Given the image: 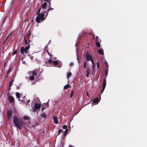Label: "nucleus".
<instances>
[{
    "mask_svg": "<svg viewBox=\"0 0 147 147\" xmlns=\"http://www.w3.org/2000/svg\"><path fill=\"white\" fill-rule=\"evenodd\" d=\"M68 131V129H66L64 133L63 136H64L66 134L67 132Z\"/></svg>",
    "mask_w": 147,
    "mask_h": 147,
    "instance_id": "nucleus-34",
    "label": "nucleus"
},
{
    "mask_svg": "<svg viewBox=\"0 0 147 147\" xmlns=\"http://www.w3.org/2000/svg\"><path fill=\"white\" fill-rule=\"evenodd\" d=\"M57 67H61L62 66V64L61 63H59L57 65Z\"/></svg>",
    "mask_w": 147,
    "mask_h": 147,
    "instance_id": "nucleus-38",
    "label": "nucleus"
},
{
    "mask_svg": "<svg viewBox=\"0 0 147 147\" xmlns=\"http://www.w3.org/2000/svg\"><path fill=\"white\" fill-rule=\"evenodd\" d=\"M11 68H10L8 70V71L7 72V76H6V77H8V74L11 71Z\"/></svg>",
    "mask_w": 147,
    "mask_h": 147,
    "instance_id": "nucleus-28",
    "label": "nucleus"
},
{
    "mask_svg": "<svg viewBox=\"0 0 147 147\" xmlns=\"http://www.w3.org/2000/svg\"><path fill=\"white\" fill-rule=\"evenodd\" d=\"M12 34V33H10L7 36V37H9L11 35V34Z\"/></svg>",
    "mask_w": 147,
    "mask_h": 147,
    "instance_id": "nucleus-48",
    "label": "nucleus"
},
{
    "mask_svg": "<svg viewBox=\"0 0 147 147\" xmlns=\"http://www.w3.org/2000/svg\"><path fill=\"white\" fill-rule=\"evenodd\" d=\"M44 1L46 2L42 4V7L37 11L38 15L36 20L37 23L43 22L46 18L49 11L53 9V8L50 7L51 0H44Z\"/></svg>",
    "mask_w": 147,
    "mask_h": 147,
    "instance_id": "nucleus-1",
    "label": "nucleus"
},
{
    "mask_svg": "<svg viewBox=\"0 0 147 147\" xmlns=\"http://www.w3.org/2000/svg\"><path fill=\"white\" fill-rule=\"evenodd\" d=\"M26 20H27V22H28V21L29 20H28H28L27 19L26 20Z\"/></svg>",
    "mask_w": 147,
    "mask_h": 147,
    "instance_id": "nucleus-52",
    "label": "nucleus"
},
{
    "mask_svg": "<svg viewBox=\"0 0 147 147\" xmlns=\"http://www.w3.org/2000/svg\"><path fill=\"white\" fill-rule=\"evenodd\" d=\"M7 16H5L3 18V24L5 21V19Z\"/></svg>",
    "mask_w": 147,
    "mask_h": 147,
    "instance_id": "nucleus-32",
    "label": "nucleus"
},
{
    "mask_svg": "<svg viewBox=\"0 0 147 147\" xmlns=\"http://www.w3.org/2000/svg\"><path fill=\"white\" fill-rule=\"evenodd\" d=\"M74 63H73L71 62L69 64V65L71 67L74 65Z\"/></svg>",
    "mask_w": 147,
    "mask_h": 147,
    "instance_id": "nucleus-42",
    "label": "nucleus"
},
{
    "mask_svg": "<svg viewBox=\"0 0 147 147\" xmlns=\"http://www.w3.org/2000/svg\"><path fill=\"white\" fill-rule=\"evenodd\" d=\"M15 0H11L9 4V6L10 8H11L14 4Z\"/></svg>",
    "mask_w": 147,
    "mask_h": 147,
    "instance_id": "nucleus-16",
    "label": "nucleus"
},
{
    "mask_svg": "<svg viewBox=\"0 0 147 147\" xmlns=\"http://www.w3.org/2000/svg\"><path fill=\"white\" fill-rule=\"evenodd\" d=\"M12 112L11 110H8L7 113V119H11L12 115Z\"/></svg>",
    "mask_w": 147,
    "mask_h": 147,
    "instance_id": "nucleus-7",
    "label": "nucleus"
},
{
    "mask_svg": "<svg viewBox=\"0 0 147 147\" xmlns=\"http://www.w3.org/2000/svg\"><path fill=\"white\" fill-rule=\"evenodd\" d=\"M49 55V56H50V57H52V55L51 54H50V55Z\"/></svg>",
    "mask_w": 147,
    "mask_h": 147,
    "instance_id": "nucleus-50",
    "label": "nucleus"
},
{
    "mask_svg": "<svg viewBox=\"0 0 147 147\" xmlns=\"http://www.w3.org/2000/svg\"><path fill=\"white\" fill-rule=\"evenodd\" d=\"M39 70H35L30 71V76L33 75L36 77L37 78L39 76Z\"/></svg>",
    "mask_w": 147,
    "mask_h": 147,
    "instance_id": "nucleus-4",
    "label": "nucleus"
},
{
    "mask_svg": "<svg viewBox=\"0 0 147 147\" xmlns=\"http://www.w3.org/2000/svg\"><path fill=\"white\" fill-rule=\"evenodd\" d=\"M108 67H107L106 69V70L105 71V76L104 78H107L108 74Z\"/></svg>",
    "mask_w": 147,
    "mask_h": 147,
    "instance_id": "nucleus-18",
    "label": "nucleus"
},
{
    "mask_svg": "<svg viewBox=\"0 0 147 147\" xmlns=\"http://www.w3.org/2000/svg\"><path fill=\"white\" fill-rule=\"evenodd\" d=\"M106 78H104L103 79V82L102 85V87L105 88L106 85Z\"/></svg>",
    "mask_w": 147,
    "mask_h": 147,
    "instance_id": "nucleus-15",
    "label": "nucleus"
},
{
    "mask_svg": "<svg viewBox=\"0 0 147 147\" xmlns=\"http://www.w3.org/2000/svg\"><path fill=\"white\" fill-rule=\"evenodd\" d=\"M30 48V46H26L24 48V47H22L20 50V52L23 55L24 54V52L25 53H28L27 51Z\"/></svg>",
    "mask_w": 147,
    "mask_h": 147,
    "instance_id": "nucleus-3",
    "label": "nucleus"
},
{
    "mask_svg": "<svg viewBox=\"0 0 147 147\" xmlns=\"http://www.w3.org/2000/svg\"><path fill=\"white\" fill-rule=\"evenodd\" d=\"M105 66L107 67L106 68L108 67V63L107 62L105 61Z\"/></svg>",
    "mask_w": 147,
    "mask_h": 147,
    "instance_id": "nucleus-30",
    "label": "nucleus"
},
{
    "mask_svg": "<svg viewBox=\"0 0 147 147\" xmlns=\"http://www.w3.org/2000/svg\"><path fill=\"white\" fill-rule=\"evenodd\" d=\"M30 59H34V56H32L30 57Z\"/></svg>",
    "mask_w": 147,
    "mask_h": 147,
    "instance_id": "nucleus-46",
    "label": "nucleus"
},
{
    "mask_svg": "<svg viewBox=\"0 0 147 147\" xmlns=\"http://www.w3.org/2000/svg\"><path fill=\"white\" fill-rule=\"evenodd\" d=\"M63 128L64 129H67V126L66 125H64L63 126Z\"/></svg>",
    "mask_w": 147,
    "mask_h": 147,
    "instance_id": "nucleus-37",
    "label": "nucleus"
},
{
    "mask_svg": "<svg viewBox=\"0 0 147 147\" xmlns=\"http://www.w3.org/2000/svg\"><path fill=\"white\" fill-rule=\"evenodd\" d=\"M71 72L67 73V77L68 79H69L71 76Z\"/></svg>",
    "mask_w": 147,
    "mask_h": 147,
    "instance_id": "nucleus-21",
    "label": "nucleus"
},
{
    "mask_svg": "<svg viewBox=\"0 0 147 147\" xmlns=\"http://www.w3.org/2000/svg\"><path fill=\"white\" fill-rule=\"evenodd\" d=\"M96 45L97 47H100V44L99 43V41L96 42Z\"/></svg>",
    "mask_w": 147,
    "mask_h": 147,
    "instance_id": "nucleus-24",
    "label": "nucleus"
},
{
    "mask_svg": "<svg viewBox=\"0 0 147 147\" xmlns=\"http://www.w3.org/2000/svg\"><path fill=\"white\" fill-rule=\"evenodd\" d=\"M24 45L25 46H30V43L31 42V40L30 39H28L26 38V37H24Z\"/></svg>",
    "mask_w": 147,
    "mask_h": 147,
    "instance_id": "nucleus-6",
    "label": "nucleus"
},
{
    "mask_svg": "<svg viewBox=\"0 0 147 147\" xmlns=\"http://www.w3.org/2000/svg\"><path fill=\"white\" fill-rule=\"evenodd\" d=\"M87 96L88 97H90L89 95L88 94V93H87Z\"/></svg>",
    "mask_w": 147,
    "mask_h": 147,
    "instance_id": "nucleus-47",
    "label": "nucleus"
},
{
    "mask_svg": "<svg viewBox=\"0 0 147 147\" xmlns=\"http://www.w3.org/2000/svg\"><path fill=\"white\" fill-rule=\"evenodd\" d=\"M8 93L9 94V92H8Z\"/></svg>",
    "mask_w": 147,
    "mask_h": 147,
    "instance_id": "nucleus-55",
    "label": "nucleus"
},
{
    "mask_svg": "<svg viewBox=\"0 0 147 147\" xmlns=\"http://www.w3.org/2000/svg\"><path fill=\"white\" fill-rule=\"evenodd\" d=\"M90 60L92 63V65H94V61L93 60V59L92 58Z\"/></svg>",
    "mask_w": 147,
    "mask_h": 147,
    "instance_id": "nucleus-40",
    "label": "nucleus"
},
{
    "mask_svg": "<svg viewBox=\"0 0 147 147\" xmlns=\"http://www.w3.org/2000/svg\"><path fill=\"white\" fill-rule=\"evenodd\" d=\"M87 65V62L86 61H84V68L85 69L86 68V66Z\"/></svg>",
    "mask_w": 147,
    "mask_h": 147,
    "instance_id": "nucleus-29",
    "label": "nucleus"
},
{
    "mask_svg": "<svg viewBox=\"0 0 147 147\" xmlns=\"http://www.w3.org/2000/svg\"><path fill=\"white\" fill-rule=\"evenodd\" d=\"M16 97L18 98H20V94L18 92H16Z\"/></svg>",
    "mask_w": 147,
    "mask_h": 147,
    "instance_id": "nucleus-23",
    "label": "nucleus"
},
{
    "mask_svg": "<svg viewBox=\"0 0 147 147\" xmlns=\"http://www.w3.org/2000/svg\"><path fill=\"white\" fill-rule=\"evenodd\" d=\"M85 34V32H83L82 33V34H81V35H80L79 36V37H82V36H87V37H90V36L91 35V36H92V37H94L95 36V35L94 34V33H93L92 32H91V33H90V34H89V36L88 35H84V34Z\"/></svg>",
    "mask_w": 147,
    "mask_h": 147,
    "instance_id": "nucleus-8",
    "label": "nucleus"
},
{
    "mask_svg": "<svg viewBox=\"0 0 147 147\" xmlns=\"http://www.w3.org/2000/svg\"><path fill=\"white\" fill-rule=\"evenodd\" d=\"M38 100H39V98H38Z\"/></svg>",
    "mask_w": 147,
    "mask_h": 147,
    "instance_id": "nucleus-56",
    "label": "nucleus"
},
{
    "mask_svg": "<svg viewBox=\"0 0 147 147\" xmlns=\"http://www.w3.org/2000/svg\"><path fill=\"white\" fill-rule=\"evenodd\" d=\"M8 38L6 37V38L5 40H4V39L3 38L1 39V42H2V45H3L5 43Z\"/></svg>",
    "mask_w": 147,
    "mask_h": 147,
    "instance_id": "nucleus-17",
    "label": "nucleus"
},
{
    "mask_svg": "<svg viewBox=\"0 0 147 147\" xmlns=\"http://www.w3.org/2000/svg\"><path fill=\"white\" fill-rule=\"evenodd\" d=\"M93 37V39H94L96 41H98V37Z\"/></svg>",
    "mask_w": 147,
    "mask_h": 147,
    "instance_id": "nucleus-31",
    "label": "nucleus"
},
{
    "mask_svg": "<svg viewBox=\"0 0 147 147\" xmlns=\"http://www.w3.org/2000/svg\"><path fill=\"white\" fill-rule=\"evenodd\" d=\"M92 68L93 70L94 69V65H92Z\"/></svg>",
    "mask_w": 147,
    "mask_h": 147,
    "instance_id": "nucleus-49",
    "label": "nucleus"
},
{
    "mask_svg": "<svg viewBox=\"0 0 147 147\" xmlns=\"http://www.w3.org/2000/svg\"><path fill=\"white\" fill-rule=\"evenodd\" d=\"M62 132V130L61 129H59V131L58 133V135L60 133H61Z\"/></svg>",
    "mask_w": 147,
    "mask_h": 147,
    "instance_id": "nucleus-41",
    "label": "nucleus"
},
{
    "mask_svg": "<svg viewBox=\"0 0 147 147\" xmlns=\"http://www.w3.org/2000/svg\"><path fill=\"white\" fill-rule=\"evenodd\" d=\"M14 80V78L12 77L11 78V80L10 81L9 84V88L8 89V90L7 91V92L8 91H9L11 89V87L13 84Z\"/></svg>",
    "mask_w": 147,
    "mask_h": 147,
    "instance_id": "nucleus-9",
    "label": "nucleus"
},
{
    "mask_svg": "<svg viewBox=\"0 0 147 147\" xmlns=\"http://www.w3.org/2000/svg\"><path fill=\"white\" fill-rule=\"evenodd\" d=\"M74 91H72L71 92V93L70 96L71 98H72V97L74 95Z\"/></svg>",
    "mask_w": 147,
    "mask_h": 147,
    "instance_id": "nucleus-27",
    "label": "nucleus"
},
{
    "mask_svg": "<svg viewBox=\"0 0 147 147\" xmlns=\"http://www.w3.org/2000/svg\"><path fill=\"white\" fill-rule=\"evenodd\" d=\"M89 73H87V74L86 75V77H89Z\"/></svg>",
    "mask_w": 147,
    "mask_h": 147,
    "instance_id": "nucleus-45",
    "label": "nucleus"
},
{
    "mask_svg": "<svg viewBox=\"0 0 147 147\" xmlns=\"http://www.w3.org/2000/svg\"><path fill=\"white\" fill-rule=\"evenodd\" d=\"M69 147H73L72 146L70 145V146H69Z\"/></svg>",
    "mask_w": 147,
    "mask_h": 147,
    "instance_id": "nucleus-51",
    "label": "nucleus"
},
{
    "mask_svg": "<svg viewBox=\"0 0 147 147\" xmlns=\"http://www.w3.org/2000/svg\"><path fill=\"white\" fill-rule=\"evenodd\" d=\"M89 71H90L89 68H87L86 69V73H89Z\"/></svg>",
    "mask_w": 147,
    "mask_h": 147,
    "instance_id": "nucleus-39",
    "label": "nucleus"
},
{
    "mask_svg": "<svg viewBox=\"0 0 147 147\" xmlns=\"http://www.w3.org/2000/svg\"><path fill=\"white\" fill-rule=\"evenodd\" d=\"M24 117V119L25 120H28L29 119V117H26V116H24L23 117Z\"/></svg>",
    "mask_w": 147,
    "mask_h": 147,
    "instance_id": "nucleus-33",
    "label": "nucleus"
},
{
    "mask_svg": "<svg viewBox=\"0 0 147 147\" xmlns=\"http://www.w3.org/2000/svg\"><path fill=\"white\" fill-rule=\"evenodd\" d=\"M53 122L54 123L56 124H57L58 123V119H57V117L56 116H54L53 117Z\"/></svg>",
    "mask_w": 147,
    "mask_h": 147,
    "instance_id": "nucleus-14",
    "label": "nucleus"
},
{
    "mask_svg": "<svg viewBox=\"0 0 147 147\" xmlns=\"http://www.w3.org/2000/svg\"><path fill=\"white\" fill-rule=\"evenodd\" d=\"M41 105L38 103H36L34 104V107L32 108L33 111L36 112L37 111L38 109H39L41 107Z\"/></svg>",
    "mask_w": 147,
    "mask_h": 147,
    "instance_id": "nucleus-5",
    "label": "nucleus"
},
{
    "mask_svg": "<svg viewBox=\"0 0 147 147\" xmlns=\"http://www.w3.org/2000/svg\"><path fill=\"white\" fill-rule=\"evenodd\" d=\"M44 133V131H43L42 132V133Z\"/></svg>",
    "mask_w": 147,
    "mask_h": 147,
    "instance_id": "nucleus-54",
    "label": "nucleus"
},
{
    "mask_svg": "<svg viewBox=\"0 0 147 147\" xmlns=\"http://www.w3.org/2000/svg\"><path fill=\"white\" fill-rule=\"evenodd\" d=\"M30 76L29 77V79L30 80H33L34 79V76H33V75H32L31 76L30 75Z\"/></svg>",
    "mask_w": 147,
    "mask_h": 147,
    "instance_id": "nucleus-22",
    "label": "nucleus"
},
{
    "mask_svg": "<svg viewBox=\"0 0 147 147\" xmlns=\"http://www.w3.org/2000/svg\"><path fill=\"white\" fill-rule=\"evenodd\" d=\"M46 114H45V113H43L42 115H41V117H44V118H46Z\"/></svg>",
    "mask_w": 147,
    "mask_h": 147,
    "instance_id": "nucleus-35",
    "label": "nucleus"
},
{
    "mask_svg": "<svg viewBox=\"0 0 147 147\" xmlns=\"http://www.w3.org/2000/svg\"><path fill=\"white\" fill-rule=\"evenodd\" d=\"M38 100H39V98H38Z\"/></svg>",
    "mask_w": 147,
    "mask_h": 147,
    "instance_id": "nucleus-58",
    "label": "nucleus"
},
{
    "mask_svg": "<svg viewBox=\"0 0 147 147\" xmlns=\"http://www.w3.org/2000/svg\"><path fill=\"white\" fill-rule=\"evenodd\" d=\"M86 59L87 61H89L92 58L91 56L89 55L88 53H86Z\"/></svg>",
    "mask_w": 147,
    "mask_h": 147,
    "instance_id": "nucleus-13",
    "label": "nucleus"
},
{
    "mask_svg": "<svg viewBox=\"0 0 147 147\" xmlns=\"http://www.w3.org/2000/svg\"><path fill=\"white\" fill-rule=\"evenodd\" d=\"M97 67L98 68H99V63L98 62H97Z\"/></svg>",
    "mask_w": 147,
    "mask_h": 147,
    "instance_id": "nucleus-44",
    "label": "nucleus"
},
{
    "mask_svg": "<svg viewBox=\"0 0 147 147\" xmlns=\"http://www.w3.org/2000/svg\"><path fill=\"white\" fill-rule=\"evenodd\" d=\"M53 61L52 60V59H50L47 61L46 62V63H47L48 62L49 64H51L52 63Z\"/></svg>",
    "mask_w": 147,
    "mask_h": 147,
    "instance_id": "nucleus-26",
    "label": "nucleus"
},
{
    "mask_svg": "<svg viewBox=\"0 0 147 147\" xmlns=\"http://www.w3.org/2000/svg\"><path fill=\"white\" fill-rule=\"evenodd\" d=\"M28 102H30V100H28Z\"/></svg>",
    "mask_w": 147,
    "mask_h": 147,
    "instance_id": "nucleus-53",
    "label": "nucleus"
},
{
    "mask_svg": "<svg viewBox=\"0 0 147 147\" xmlns=\"http://www.w3.org/2000/svg\"><path fill=\"white\" fill-rule=\"evenodd\" d=\"M8 100L11 103H13L14 102V98L11 96H8Z\"/></svg>",
    "mask_w": 147,
    "mask_h": 147,
    "instance_id": "nucleus-11",
    "label": "nucleus"
},
{
    "mask_svg": "<svg viewBox=\"0 0 147 147\" xmlns=\"http://www.w3.org/2000/svg\"><path fill=\"white\" fill-rule=\"evenodd\" d=\"M17 53V51L16 50H14L13 52V55H15Z\"/></svg>",
    "mask_w": 147,
    "mask_h": 147,
    "instance_id": "nucleus-36",
    "label": "nucleus"
},
{
    "mask_svg": "<svg viewBox=\"0 0 147 147\" xmlns=\"http://www.w3.org/2000/svg\"><path fill=\"white\" fill-rule=\"evenodd\" d=\"M98 52L100 55H103L104 54L103 50V49H99L98 51Z\"/></svg>",
    "mask_w": 147,
    "mask_h": 147,
    "instance_id": "nucleus-20",
    "label": "nucleus"
},
{
    "mask_svg": "<svg viewBox=\"0 0 147 147\" xmlns=\"http://www.w3.org/2000/svg\"><path fill=\"white\" fill-rule=\"evenodd\" d=\"M105 88L102 87V90L101 91V94L103 92V91L104 90Z\"/></svg>",
    "mask_w": 147,
    "mask_h": 147,
    "instance_id": "nucleus-43",
    "label": "nucleus"
},
{
    "mask_svg": "<svg viewBox=\"0 0 147 147\" xmlns=\"http://www.w3.org/2000/svg\"><path fill=\"white\" fill-rule=\"evenodd\" d=\"M38 100H39V98H38Z\"/></svg>",
    "mask_w": 147,
    "mask_h": 147,
    "instance_id": "nucleus-57",
    "label": "nucleus"
},
{
    "mask_svg": "<svg viewBox=\"0 0 147 147\" xmlns=\"http://www.w3.org/2000/svg\"><path fill=\"white\" fill-rule=\"evenodd\" d=\"M13 121L14 125L20 130H21L24 125L22 120L16 115L13 117Z\"/></svg>",
    "mask_w": 147,
    "mask_h": 147,
    "instance_id": "nucleus-2",
    "label": "nucleus"
},
{
    "mask_svg": "<svg viewBox=\"0 0 147 147\" xmlns=\"http://www.w3.org/2000/svg\"><path fill=\"white\" fill-rule=\"evenodd\" d=\"M52 63H53L54 66H56V65H57L58 64V61L56 60H54L53 61Z\"/></svg>",
    "mask_w": 147,
    "mask_h": 147,
    "instance_id": "nucleus-19",
    "label": "nucleus"
},
{
    "mask_svg": "<svg viewBox=\"0 0 147 147\" xmlns=\"http://www.w3.org/2000/svg\"><path fill=\"white\" fill-rule=\"evenodd\" d=\"M99 98L97 97L93 99L92 100L93 102L96 104H97L100 101L101 98V97L100 96H99Z\"/></svg>",
    "mask_w": 147,
    "mask_h": 147,
    "instance_id": "nucleus-10",
    "label": "nucleus"
},
{
    "mask_svg": "<svg viewBox=\"0 0 147 147\" xmlns=\"http://www.w3.org/2000/svg\"><path fill=\"white\" fill-rule=\"evenodd\" d=\"M69 87H70V86L69 84H67L64 87V88L65 89H68Z\"/></svg>",
    "mask_w": 147,
    "mask_h": 147,
    "instance_id": "nucleus-25",
    "label": "nucleus"
},
{
    "mask_svg": "<svg viewBox=\"0 0 147 147\" xmlns=\"http://www.w3.org/2000/svg\"><path fill=\"white\" fill-rule=\"evenodd\" d=\"M49 107V104L48 103L46 102V103H44L42 107V109L43 110L46 109Z\"/></svg>",
    "mask_w": 147,
    "mask_h": 147,
    "instance_id": "nucleus-12",
    "label": "nucleus"
}]
</instances>
